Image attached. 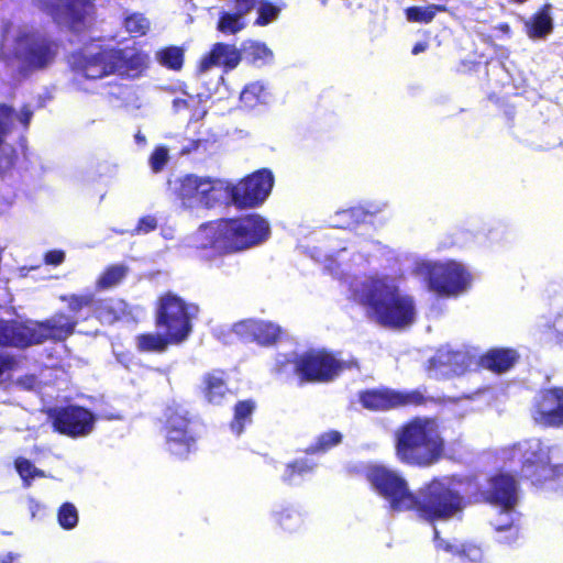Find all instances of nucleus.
<instances>
[{"instance_id": "09e8293b", "label": "nucleus", "mask_w": 563, "mask_h": 563, "mask_svg": "<svg viewBox=\"0 0 563 563\" xmlns=\"http://www.w3.org/2000/svg\"><path fill=\"white\" fill-rule=\"evenodd\" d=\"M550 328L551 335L545 340V343L550 347L563 349V310L555 316Z\"/></svg>"}, {"instance_id": "37998d69", "label": "nucleus", "mask_w": 563, "mask_h": 563, "mask_svg": "<svg viewBox=\"0 0 563 563\" xmlns=\"http://www.w3.org/2000/svg\"><path fill=\"white\" fill-rule=\"evenodd\" d=\"M313 470L314 464L305 459H298L286 464L283 479L285 482L292 483L297 477L310 474Z\"/></svg>"}, {"instance_id": "aec40b11", "label": "nucleus", "mask_w": 563, "mask_h": 563, "mask_svg": "<svg viewBox=\"0 0 563 563\" xmlns=\"http://www.w3.org/2000/svg\"><path fill=\"white\" fill-rule=\"evenodd\" d=\"M148 55L144 51L111 47L113 75L137 78L148 68Z\"/></svg>"}, {"instance_id": "f3484780", "label": "nucleus", "mask_w": 563, "mask_h": 563, "mask_svg": "<svg viewBox=\"0 0 563 563\" xmlns=\"http://www.w3.org/2000/svg\"><path fill=\"white\" fill-rule=\"evenodd\" d=\"M232 332L243 342H255L261 346L277 344L283 336V329L272 322L260 319H245L235 322Z\"/></svg>"}, {"instance_id": "1a4fd4ad", "label": "nucleus", "mask_w": 563, "mask_h": 563, "mask_svg": "<svg viewBox=\"0 0 563 563\" xmlns=\"http://www.w3.org/2000/svg\"><path fill=\"white\" fill-rule=\"evenodd\" d=\"M294 374L300 384H322L334 380L344 369V363L325 349H309L291 360Z\"/></svg>"}, {"instance_id": "423d86ee", "label": "nucleus", "mask_w": 563, "mask_h": 563, "mask_svg": "<svg viewBox=\"0 0 563 563\" xmlns=\"http://www.w3.org/2000/svg\"><path fill=\"white\" fill-rule=\"evenodd\" d=\"M40 9L60 31L77 37L89 35L97 25L93 0H40Z\"/></svg>"}, {"instance_id": "c85d7f7f", "label": "nucleus", "mask_w": 563, "mask_h": 563, "mask_svg": "<svg viewBox=\"0 0 563 563\" xmlns=\"http://www.w3.org/2000/svg\"><path fill=\"white\" fill-rule=\"evenodd\" d=\"M135 349L140 353L162 354L168 350L170 345H178L168 333L163 332H143L134 338Z\"/></svg>"}, {"instance_id": "f257e3e1", "label": "nucleus", "mask_w": 563, "mask_h": 563, "mask_svg": "<svg viewBox=\"0 0 563 563\" xmlns=\"http://www.w3.org/2000/svg\"><path fill=\"white\" fill-rule=\"evenodd\" d=\"M202 229L205 241L197 246L200 260L209 258L207 250L220 256L235 254L263 244L271 235L269 223L257 213L220 218Z\"/></svg>"}, {"instance_id": "393cba45", "label": "nucleus", "mask_w": 563, "mask_h": 563, "mask_svg": "<svg viewBox=\"0 0 563 563\" xmlns=\"http://www.w3.org/2000/svg\"><path fill=\"white\" fill-rule=\"evenodd\" d=\"M15 110L5 103H0V173L14 167L18 153L14 147L5 143V136L11 132Z\"/></svg>"}, {"instance_id": "8fccbe9b", "label": "nucleus", "mask_w": 563, "mask_h": 563, "mask_svg": "<svg viewBox=\"0 0 563 563\" xmlns=\"http://www.w3.org/2000/svg\"><path fill=\"white\" fill-rule=\"evenodd\" d=\"M169 159L168 148L164 145L156 146L150 155L148 163L154 173L164 169Z\"/></svg>"}, {"instance_id": "cd10ccee", "label": "nucleus", "mask_w": 563, "mask_h": 563, "mask_svg": "<svg viewBox=\"0 0 563 563\" xmlns=\"http://www.w3.org/2000/svg\"><path fill=\"white\" fill-rule=\"evenodd\" d=\"M357 399L364 409L387 411L394 409V389L388 387L367 388L357 393Z\"/></svg>"}, {"instance_id": "a18cd8bd", "label": "nucleus", "mask_w": 563, "mask_h": 563, "mask_svg": "<svg viewBox=\"0 0 563 563\" xmlns=\"http://www.w3.org/2000/svg\"><path fill=\"white\" fill-rule=\"evenodd\" d=\"M459 356V352L438 350L434 355L429 358V367L432 369H452L457 363Z\"/></svg>"}, {"instance_id": "13d9d810", "label": "nucleus", "mask_w": 563, "mask_h": 563, "mask_svg": "<svg viewBox=\"0 0 563 563\" xmlns=\"http://www.w3.org/2000/svg\"><path fill=\"white\" fill-rule=\"evenodd\" d=\"M16 384L22 389L32 390L37 385V378L35 375H24L18 379Z\"/></svg>"}, {"instance_id": "4468645a", "label": "nucleus", "mask_w": 563, "mask_h": 563, "mask_svg": "<svg viewBox=\"0 0 563 563\" xmlns=\"http://www.w3.org/2000/svg\"><path fill=\"white\" fill-rule=\"evenodd\" d=\"M47 417L54 431L71 438L87 435L95 423L93 413L77 405L51 408Z\"/></svg>"}, {"instance_id": "79ce46f5", "label": "nucleus", "mask_w": 563, "mask_h": 563, "mask_svg": "<svg viewBox=\"0 0 563 563\" xmlns=\"http://www.w3.org/2000/svg\"><path fill=\"white\" fill-rule=\"evenodd\" d=\"M122 24L128 33L136 37L146 35L151 27L150 20L140 12H134L126 15Z\"/></svg>"}, {"instance_id": "5fc2aeb1", "label": "nucleus", "mask_w": 563, "mask_h": 563, "mask_svg": "<svg viewBox=\"0 0 563 563\" xmlns=\"http://www.w3.org/2000/svg\"><path fill=\"white\" fill-rule=\"evenodd\" d=\"M209 141L207 139L190 140L187 145L183 146L179 151L180 155H190L198 152L200 148L208 150Z\"/></svg>"}, {"instance_id": "c756f323", "label": "nucleus", "mask_w": 563, "mask_h": 563, "mask_svg": "<svg viewBox=\"0 0 563 563\" xmlns=\"http://www.w3.org/2000/svg\"><path fill=\"white\" fill-rule=\"evenodd\" d=\"M257 409V402L252 399L238 400L232 408V418L229 428L235 435H241L253 423V415Z\"/></svg>"}, {"instance_id": "c9c22d12", "label": "nucleus", "mask_w": 563, "mask_h": 563, "mask_svg": "<svg viewBox=\"0 0 563 563\" xmlns=\"http://www.w3.org/2000/svg\"><path fill=\"white\" fill-rule=\"evenodd\" d=\"M369 216V212L362 207H351L336 212V228L354 229L361 223H364Z\"/></svg>"}, {"instance_id": "2eb2a0df", "label": "nucleus", "mask_w": 563, "mask_h": 563, "mask_svg": "<svg viewBox=\"0 0 563 563\" xmlns=\"http://www.w3.org/2000/svg\"><path fill=\"white\" fill-rule=\"evenodd\" d=\"M69 68L87 79H101L113 75L111 47L100 46L97 52L85 49L71 52L67 57Z\"/></svg>"}, {"instance_id": "4be33fe9", "label": "nucleus", "mask_w": 563, "mask_h": 563, "mask_svg": "<svg viewBox=\"0 0 563 563\" xmlns=\"http://www.w3.org/2000/svg\"><path fill=\"white\" fill-rule=\"evenodd\" d=\"M242 60V52L232 44L218 42L198 63V71L206 73L212 67H222L225 73L233 70Z\"/></svg>"}, {"instance_id": "a211bd4d", "label": "nucleus", "mask_w": 563, "mask_h": 563, "mask_svg": "<svg viewBox=\"0 0 563 563\" xmlns=\"http://www.w3.org/2000/svg\"><path fill=\"white\" fill-rule=\"evenodd\" d=\"M77 324L78 319L64 311H56L43 321H34L36 343L63 342L75 333Z\"/></svg>"}, {"instance_id": "5701e85b", "label": "nucleus", "mask_w": 563, "mask_h": 563, "mask_svg": "<svg viewBox=\"0 0 563 563\" xmlns=\"http://www.w3.org/2000/svg\"><path fill=\"white\" fill-rule=\"evenodd\" d=\"M128 314L129 306L125 300L118 297L101 298L95 295L92 313H88L82 320L95 318L101 323L113 324Z\"/></svg>"}, {"instance_id": "39448f33", "label": "nucleus", "mask_w": 563, "mask_h": 563, "mask_svg": "<svg viewBox=\"0 0 563 563\" xmlns=\"http://www.w3.org/2000/svg\"><path fill=\"white\" fill-rule=\"evenodd\" d=\"M199 313L200 307L196 302L186 301L173 291H165L155 301L154 324L181 344L191 335L194 321Z\"/></svg>"}, {"instance_id": "864d4df0", "label": "nucleus", "mask_w": 563, "mask_h": 563, "mask_svg": "<svg viewBox=\"0 0 563 563\" xmlns=\"http://www.w3.org/2000/svg\"><path fill=\"white\" fill-rule=\"evenodd\" d=\"M462 560L477 561L481 558V549L476 545L462 544L453 551Z\"/></svg>"}, {"instance_id": "a878e982", "label": "nucleus", "mask_w": 563, "mask_h": 563, "mask_svg": "<svg viewBox=\"0 0 563 563\" xmlns=\"http://www.w3.org/2000/svg\"><path fill=\"white\" fill-rule=\"evenodd\" d=\"M520 360V354L512 347H493L479 356L481 367L495 373L503 374L511 369Z\"/></svg>"}, {"instance_id": "052dcab7", "label": "nucleus", "mask_w": 563, "mask_h": 563, "mask_svg": "<svg viewBox=\"0 0 563 563\" xmlns=\"http://www.w3.org/2000/svg\"><path fill=\"white\" fill-rule=\"evenodd\" d=\"M294 515H296L294 511L284 509L277 512L276 520L282 527L286 528L287 521L290 520L294 517Z\"/></svg>"}, {"instance_id": "3c124183", "label": "nucleus", "mask_w": 563, "mask_h": 563, "mask_svg": "<svg viewBox=\"0 0 563 563\" xmlns=\"http://www.w3.org/2000/svg\"><path fill=\"white\" fill-rule=\"evenodd\" d=\"M279 13V9L269 1H265L258 8V16L255 20L256 25H267Z\"/></svg>"}, {"instance_id": "0e129e2a", "label": "nucleus", "mask_w": 563, "mask_h": 563, "mask_svg": "<svg viewBox=\"0 0 563 563\" xmlns=\"http://www.w3.org/2000/svg\"><path fill=\"white\" fill-rule=\"evenodd\" d=\"M498 29L505 33H509L510 32V26L508 23H501L498 25Z\"/></svg>"}, {"instance_id": "de8ad7c7", "label": "nucleus", "mask_w": 563, "mask_h": 563, "mask_svg": "<svg viewBox=\"0 0 563 563\" xmlns=\"http://www.w3.org/2000/svg\"><path fill=\"white\" fill-rule=\"evenodd\" d=\"M265 88L261 82H251L241 91L240 99L246 106L258 103L264 95Z\"/></svg>"}, {"instance_id": "9d476101", "label": "nucleus", "mask_w": 563, "mask_h": 563, "mask_svg": "<svg viewBox=\"0 0 563 563\" xmlns=\"http://www.w3.org/2000/svg\"><path fill=\"white\" fill-rule=\"evenodd\" d=\"M365 478L372 487L385 499L395 511L408 510L412 492L409 490L405 478L397 472L383 465H369Z\"/></svg>"}, {"instance_id": "473e14b6", "label": "nucleus", "mask_w": 563, "mask_h": 563, "mask_svg": "<svg viewBox=\"0 0 563 563\" xmlns=\"http://www.w3.org/2000/svg\"><path fill=\"white\" fill-rule=\"evenodd\" d=\"M155 59L168 70L180 71L185 63V49L177 45L164 46L156 51Z\"/></svg>"}, {"instance_id": "a19ab883", "label": "nucleus", "mask_w": 563, "mask_h": 563, "mask_svg": "<svg viewBox=\"0 0 563 563\" xmlns=\"http://www.w3.org/2000/svg\"><path fill=\"white\" fill-rule=\"evenodd\" d=\"M241 52L242 59L251 65L264 64L273 56L271 49L265 44L258 42H251Z\"/></svg>"}, {"instance_id": "412c9836", "label": "nucleus", "mask_w": 563, "mask_h": 563, "mask_svg": "<svg viewBox=\"0 0 563 563\" xmlns=\"http://www.w3.org/2000/svg\"><path fill=\"white\" fill-rule=\"evenodd\" d=\"M32 345H37L34 321L0 319V346L26 349Z\"/></svg>"}, {"instance_id": "680f3d73", "label": "nucleus", "mask_w": 563, "mask_h": 563, "mask_svg": "<svg viewBox=\"0 0 563 563\" xmlns=\"http://www.w3.org/2000/svg\"><path fill=\"white\" fill-rule=\"evenodd\" d=\"M428 48V44L426 42H418L413 45L411 53L413 55H418L419 53L424 52Z\"/></svg>"}, {"instance_id": "f704fd0d", "label": "nucleus", "mask_w": 563, "mask_h": 563, "mask_svg": "<svg viewBox=\"0 0 563 563\" xmlns=\"http://www.w3.org/2000/svg\"><path fill=\"white\" fill-rule=\"evenodd\" d=\"M59 300L67 305L71 316H79L82 310H89L92 313V307L95 302V292L88 291L84 294H68L59 296Z\"/></svg>"}, {"instance_id": "6ab92c4d", "label": "nucleus", "mask_w": 563, "mask_h": 563, "mask_svg": "<svg viewBox=\"0 0 563 563\" xmlns=\"http://www.w3.org/2000/svg\"><path fill=\"white\" fill-rule=\"evenodd\" d=\"M484 503L499 506L505 511H510L517 504V484L510 474L499 473L492 476L488 481V488L481 493Z\"/></svg>"}, {"instance_id": "9b49d317", "label": "nucleus", "mask_w": 563, "mask_h": 563, "mask_svg": "<svg viewBox=\"0 0 563 563\" xmlns=\"http://www.w3.org/2000/svg\"><path fill=\"white\" fill-rule=\"evenodd\" d=\"M471 274L453 261L433 264L427 272L429 290L440 297H456L471 286Z\"/></svg>"}, {"instance_id": "bb28decb", "label": "nucleus", "mask_w": 563, "mask_h": 563, "mask_svg": "<svg viewBox=\"0 0 563 563\" xmlns=\"http://www.w3.org/2000/svg\"><path fill=\"white\" fill-rule=\"evenodd\" d=\"M200 393L207 402L220 405L229 393L227 372L216 368L203 374Z\"/></svg>"}, {"instance_id": "4d7b16f0", "label": "nucleus", "mask_w": 563, "mask_h": 563, "mask_svg": "<svg viewBox=\"0 0 563 563\" xmlns=\"http://www.w3.org/2000/svg\"><path fill=\"white\" fill-rule=\"evenodd\" d=\"M255 7V0H234L235 13L242 18Z\"/></svg>"}, {"instance_id": "6e6d98bb", "label": "nucleus", "mask_w": 563, "mask_h": 563, "mask_svg": "<svg viewBox=\"0 0 563 563\" xmlns=\"http://www.w3.org/2000/svg\"><path fill=\"white\" fill-rule=\"evenodd\" d=\"M65 252L63 250H51L44 255V263L47 265L58 266L65 261Z\"/></svg>"}, {"instance_id": "dca6fc26", "label": "nucleus", "mask_w": 563, "mask_h": 563, "mask_svg": "<svg viewBox=\"0 0 563 563\" xmlns=\"http://www.w3.org/2000/svg\"><path fill=\"white\" fill-rule=\"evenodd\" d=\"M533 421L544 428L563 426V387L543 388L531 408Z\"/></svg>"}, {"instance_id": "e2e57ef3", "label": "nucleus", "mask_w": 563, "mask_h": 563, "mask_svg": "<svg viewBox=\"0 0 563 563\" xmlns=\"http://www.w3.org/2000/svg\"><path fill=\"white\" fill-rule=\"evenodd\" d=\"M15 560V556L12 553H8L1 559V563H13Z\"/></svg>"}, {"instance_id": "7ed1b4c3", "label": "nucleus", "mask_w": 563, "mask_h": 563, "mask_svg": "<svg viewBox=\"0 0 563 563\" xmlns=\"http://www.w3.org/2000/svg\"><path fill=\"white\" fill-rule=\"evenodd\" d=\"M358 296L367 317L382 327L401 329L415 320L413 299L401 294L399 287L387 276H372L363 282Z\"/></svg>"}, {"instance_id": "72a5a7b5", "label": "nucleus", "mask_w": 563, "mask_h": 563, "mask_svg": "<svg viewBox=\"0 0 563 563\" xmlns=\"http://www.w3.org/2000/svg\"><path fill=\"white\" fill-rule=\"evenodd\" d=\"M449 8L445 4L432 3L426 7L412 5L406 9V18L415 23H431L439 12H448Z\"/></svg>"}, {"instance_id": "603ef678", "label": "nucleus", "mask_w": 563, "mask_h": 563, "mask_svg": "<svg viewBox=\"0 0 563 563\" xmlns=\"http://www.w3.org/2000/svg\"><path fill=\"white\" fill-rule=\"evenodd\" d=\"M157 228V220L153 216H144L139 219L136 227L132 230V235L147 234Z\"/></svg>"}, {"instance_id": "ea45409f", "label": "nucleus", "mask_w": 563, "mask_h": 563, "mask_svg": "<svg viewBox=\"0 0 563 563\" xmlns=\"http://www.w3.org/2000/svg\"><path fill=\"white\" fill-rule=\"evenodd\" d=\"M428 397L419 389L397 390L394 389V409L401 407H420L424 406Z\"/></svg>"}, {"instance_id": "7c9ffc66", "label": "nucleus", "mask_w": 563, "mask_h": 563, "mask_svg": "<svg viewBox=\"0 0 563 563\" xmlns=\"http://www.w3.org/2000/svg\"><path fill=\"white\" fill-rule=\"evenodd\" d=\"M162 432H168L188 427H196L194 416L181 406H168L162 417Z\"/></svg>"}, {"instance_id": "49530a36", "label": "nucleus", "mask_w": 563, "mask_h": 563, "mask_svg": "<svg viewBox=\"0 0 563 563\" xmlns=\"http://www.w3.org/2000/svg\"><path fill=\"white\" fill-rule=\"evenodd\" d=\"M242 16L235 12L221 13L218 21V30L225 34H235L244 27V23L241 22Z\"/></svg>"}, {"instance_id": "b1692460", "label": "nucleus", "mask_w": 563, "mask_h": 563, "mask_svg": "<svg viewBox=\"0 0 563 563\" xmlns=\"http://www.w3.org/2000/svg\"><path fill=\"white\" fill-rule=\"evenodd\" d=\"M166 451L178 460H186L197 450L196 427L163 432Z\"/></svg>"}, {"instance_id": "f8f14e48", "label": "nucleus", "mask_w": 563, "mask_h": 563, "mask_svg": "<svg viewBox=\"0 0 563 563\" xmlns=\"http://www.w3.org/2000/svg\"><path fill=\"white\" fill-rule=\"evenodd\" d=\"M273 186V173L267 168L258 169L229 188L231 202L238 209L258 207L268 197Z\"/></svg>"}, {"instance_id": "6e6552de", "label": "nucleus", "mask_w": 563, "mask_h": 563, "mask_svg": "<svg viewBox=\"0 0 563 563\" xmlns=\"http://www.w3.org/2000/svg\"><path fill=\"white\" fill-rule=\"evenodd\" d=\"M552 448L536 439L528 443L523 453L519 478L537 488L563 486V463L551 464Z\"/></svg>"}, {"instance_id": "e433bc0d", "label": "nucleus", "mask_w": 563, "mask_h": 563, "mask_svg": "<svg viewBox=\"0 0 563 563\" xmlns=\"http://www.w3.org/2000/svg\"><path fill=\"white\" fill-rule=\"evenodd\" d=\"M128 274V267L123 264L107 266L96 280L99 290L109 289L121 283Z\"/></svg>"}, {"instance_id": "2f4dec72", "label": "nucleus", "mask_w": 563, "mask_h": 563, "mask_svg": "<svg viewBox=\"0 0 563 563\" xmlns=\"http://www.w3.org/2000/svg\"><path fill=\"white\" fill-rule=\"evenodd\" d=\"M550 5L544 4L526 23L527 35L532 38H544L553 30V21L549 13Z\"/></svg>"}, {"instance_id": "0eeeda50", "label": "nucleus", "mask_w": 563, "mask_h": 563, "mask_svg": "<svg viewBox=\"0 0 563 563\" xmlns=\"http://www.w3.org/2000/svg\"><path fill=\"white\" fill-rule=\"evenodd\" d=\"M59 54V43L38 31L20 32L14 40L13 57L23 76L52 66Z\"/></svg>"}, {"instance_id": "c03bdc74", "label": "nucleus", "mask_w": 563, "mask_h": 563, "mask_svg": "<svg viewBox=\"0 0 563 563\" xmlns=\"http://www.w3.org/2000/svg\"><path fill=\"white\" fill-rule=\"evenodd\" d=\"M79 516L74 504L63 503L57 510L58 525L64 530H71L78 525Z\"/></svg>"}, {"instance_id": "20e7f679", "label": "nucleus", "mask_w": 563, "mask_h": 563, "mask_svg": "<svg viewBox=\"0 0 563 563\" xmlns=\"http://www.w3.org/2000/svg\"><path fill=\"white\" fill-rule=\"evenodd\" d=\"M457 483L453 475L433 476L412 493L408 510L430 523L460 516L470 501L457 489Z\"/></svg>"}, {"instance_id": "4c0bfd02", "label": "nucleus", "mask_w": 563, "mask_h": 563, "mask_svg": "<svg viewBox=\"0 0 563 563\" xmlns=\"http://www.w3.org/2000/svg\"><path fill=\"white\" fill-rule=\"evenodd\" d=\"M14 468L22 479L24 488H29L35 478H45L43 470L37 468L30 460L19 456L14 460Z\"/></svg>"}, {"instance_id": "bf43d9fd", "label": "nucleus", "mask_w": 563, "mask_h": 563, "mask_svg": "<svg viewBox=\"0 0 563 563\" xmlns=\"http://www.w3.org/2000/svg\"><path fill=\"white\" fill-rule=\"evenodd\" d=\"M32 117H33V111L31 110V108L29 106H23L18 118H19V121L26 129L31 122Z\"/></svg>"}, {"instance_id": "f03ea898", "label": "nucleus", "mask_w": 563, "mask_h": 563, "mask_svg": "<svg viewBox=\"0 0 563 563\" xmlns=\"http://www.w3.org/2000/svg\"><path fill=\"white\" fill-rule=\"evenodd\" d=\"M394 450L399 463L423 470L446 456V441L435 418L416 416L395 430Z\"/></svg>"}, {"instance_id": "ddd939ff", "label": "nucleus", "mask_w": 563, "mask_h": 563, "mask_svg": "<svg viewBox=\"0 0 563 563\" xmlns=\"http://www.w3.org/2000/svg\"><path fill=\"white\" fill-rule=\"evenodd\" d=\"M221 188L222 184L217 179L189 174L177 180L174 195L184 208L195 205L212 208L219 201Z\"/></svg>"}, {"instance_id": "58836bf2", "label": "nucleus", "mask_w": 563, "mask_h": 563, "mask_svg": "<svg viewBox=\"0 0 563 563\" xmlns=\"http://www.w3.org/2000/svg\"><path fill=\"white\" fill-rule=\"evenodd\" d=\"M343 435L340 431L329 430L319 434L314 442L307 449L308 453L318 454L325 453L342 442Z\"/></svg>"}]
</instances>
